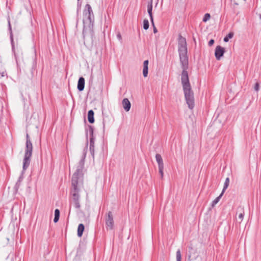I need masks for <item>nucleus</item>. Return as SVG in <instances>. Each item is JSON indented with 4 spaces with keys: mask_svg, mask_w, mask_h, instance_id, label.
Listing matches in <instances>:
<instances>
[{
    "mask_svg": "<svg viewBox=\"0 0 261 261\" xmlns=\"http://www.w3.org/2000/svg\"><path fill=\"white\" fill-rule=\"evenodd\" d=\"M163 169H164V166L159 167V173L161 174L162 178L163 177Z\"/></svg>",
    "mask_w": 261,
    "mask_h": 261,
    "instance_id": "b1692460",
    "label": "nucleus"
},
{
    "mask_svg": "<svg viewBox=\"0 0 261 261\" xmlns=\"http://www.w3.org/2000/svg\"><path fill=\"white\" fill-rule=\"evenodd\" d=\"M149 22L147 19H144L143 21V28L145 30H147L149 28Z\"/></svg>",
    "mask_w": 261,
    "mask_h": 261,
    "instance_id": "4be33fe9",
    "label": "nucleus"
},
{
    "mask_svg": "<svg viewBox=\"0 0 261 261\" xmlns=\"http://www.w3.org/2000/svg\"><path fill=\"white\" fill-rule=\"evenodd\" d=\"M80 188L79 187H72L71 194L72 196V201L74 206L77 209L81 207L79 199H80Z\"/></svg>",
    "mask_w": 261,
    "mask_h": 261,
    "instance_id": "39448f33",
    "label": "nucleus"
},
{
    "mask_svg": "<svg viewBox=\"0 0 261 261\" xmlns=\"http://www.w3.org/2000/svg\"><path fill=\"white\" fill-rule=\"evenodd\" d=\"M233 32H230L227 36H226L224 38V41L225 42H227L228 41L229 39H231L233 36Z\"/></svg>",
    "mask_w": 261,
    "mask_h": 261,
    "instance_id": "aec40b11",
    "label": "nucleus"
},
{
    "mask_svg": "<svg viewBox=\"0 0 261 261\" xmlns=\"http://www.w3.org/2000/svg\"><path fill=\"white\" fill-rule=\"evenodd\" d=\"M94 113L93 110H91L88 111V120L90 123H93L94 122Z\"/></svg>",
    "mask_w": 261,
    "mask_h": 261,
    "instance_id": "4468645a",
    "label": "nucleus"
},
{
    "mask_svg": "<svg viewBox=\"0 0 261 261\" xmlns=\"http://www.w3.org/2000/svg\"><path fill=\"white\" fill-rule=\"evenodd\" d=\"M85 87V79L83 77L79 78L77 84V89L80 91H82L84 90Z\"/></svg>",
    "mask_w": 261,
    "mask_h": 261,
    "instance_id": "f8f14e48",
    "label": "nucleus"
},
{
    "mask_svg": "<svg viewBox=\"0 0 261 261\" xmlns=\"http://www.w3.org/2000/svg\"><path fill=\"white\" fill-rule=\"evenodd\" d=\"M122 105L123 109L126 112H128L130 110L131 104L127 98H125L123 99Z\"/></svg>",
    "mask_w": 261,
    "mask_h": 261,
    "instance_id": "9b49d317",
    "label": "nucleus"
},
{
    "mask_svg": "<svg viewBox=\"0 0 261 261\" xmlns=\"http://www.w3.org/2000/svg\"><path fill=\"white\" fill-rule=\"evenodd\" d=\"M85 226L83 224H80L78 226L77 228V236L79 237H82L83 235V232L84 231Z\"/></svg>",
    "mask_w": 261,
    "mask_h": 261,
    "instance_id": "dca6fc26",
    "label": "nucleus"
},
{
    "mask_svg": "<svg viewBox=\"0 0 261 261\" xmlns=\"http://www.w3.org/2000/svg\"><path fill=\"white\" fill-rule=\"evenodd\" d=\"M155 159L158 163L159 167L164 166L163 161L161 155L160 154H156L155 155Z\"/></svg>",
    "mask_w": 261,
    "mask_h": 261,
    "instance_id": "2eb2a0df",
    "label": "nucleus"
},
{
    "mask_svg": "<svg viewBox=\"0 0 261 261\" xmlns=\"http://www.w3.org/2000/svg\"><path fill=\"white\" fill-rule=\"evenodd\" d=\"M231 1H232V0H231Z\"/></svg>",
    "mask_w": 261,
    "mask_h": 261,
    "instance_id": "2f4dec72",
    "label": "nucleus"
},
{
    "mask_svg": "<svg viewBox=\"0 0 261 261\" xmlns=\"http://www.w3.org/2000/svg\"><path fill=\"white\" fill-rule=\"evenodd\" d=\"M176 261H181V255L180 250L178 249L176 253Z\"/></svg>",
    "mask_w": 261,
    "mask_h": 261,
    "instance_id": "412c9836",
    "label": "nucleus"
},
{
    "mask_svg": "<svg viewBox=\"0 0 261 261\" xmlns=\"http://www.w3.org/2000/svg\"><path fill=\"white\" fill-rule=\"evenodd\" d=\"M178 51L180 63L182 69L181 81L183 87L185 99L188 107L192 109L194 107V94L189 82L187 70L189 68L188 58L187 56V45L185 38L179 35L178 39Z\"/></svg>",
    "mask_w": 261,
    "mask_h": 261,
    "instance_id": "f257e3e1",
    "label": "nucleus"
},
{
    "mask_svg": "<svg viewBox=\"0 0 261 261\" xmlns=\"http://www.w3.org/2000/svg\"><path fill=\"white\" fill-rule=\"evenodd\" d=\"M152 25H153V33H156L158 32V30L156 28V27L154 26V24H153V25L152 24Z\"/></svg>",
    "mask_w": 261,
    "mask_h": 261,
    "instance_id": "cd10ccee",
    "label": "nucleus"
},
{
    "mask_svg": "<svg viewBox=\"0 0 261 261\" xmlns=\"http://www.w3.org/2000/svg\"><path fill=\"white\" fill-rule=\"evenodd\" d=\"M225 53L224 48L221 47V46H217L215 49V55L216 58L219 60L223 56Z\"/></svg>",
    "mask_w": 261,
    "mask_h": 261,
    "instance_id": "6e6552de",
    "label": "nucleus"
},
{
    "mask_svg": "<svg viewBox=\"0 0 261 261\" xmlns=\"http://www.w3.org/2000/svg\"><path fill=\"white\" fill-rule=\"evenodd\" d=\"M224 193L223 192H221V194L218 196L217 197V198H216L212 202V206L213 207H214L216 204H217L218 202L220 201L221 197L222 196L223 194Z\"/></svg>",
    "mask_w": 261,
    "mask_h": 261,
    "instance_id": "f3484780",
    "label": "nucleus"
},
{
    "mask_svg": "<svg viewBox=\"0 0 261 261\" xmlns=\"http://www.w3.org/2000/svg\"><path fill=\"white\" fill-rule=\"evenodd\" d=\"M259 84L258 83H256V84H255V86H254V90L256 91H258V90H259Z\"/></svg>",
    "mask_w": 261,
    "mask_h": 261,
    "instance_id": "393cba45",
    "label": "nucleus"
},
{
    "mask_svg": "<svg viewBox=\"0 0 261 261\" xmlns=\"http://www.w3.org/2000/svg\"><path fill=\"white\" fill-rule=\"evenodd\" d=\"M117 38L118 39L119 41H120L121 42L122 41V37L120 33H118L117 34Z\"/></svg>",
    "mask_w": 261,
    "mask_h": 261,
    "instance_id": "a878e982",
    "label": "nucleus"
},
{
    "mask_svg": "<svg viewBox=\"0 0 261 261\" xmlns=\"http://www.w3.org/2000/svg\"><path fill=\"white\" fill-rule=\"evenodd\" d=\"M83 33L92 31L94 25V15L89 4H86L84 11Z\"/></svg>",
    "mask_w": 261,
    "mask_h": 261,
    "instance_id": "f03ea898",
    "label": "nucleus"
},
{
    "mask_svg": "<svg viewBox=\"0 0 261 261\" xmlns=\"http://www.w3.org/2000/svg\"><path fill=\"white\" fill-rule=\"evenodd\" d=\"M229 184V178L228 177H227L225 179L224 185L223 186V189L222 191V192L224 193V191L226 190V189L228 188Z\"/></svg>",
    "mask_w": 261,
    "mask_h": 261,
    "instance_id": "6ab92c4d",
    "label": "nucleus"
},
{
    "mask_svg": "<svg viewBox=\"0 0 261 261\" xmlns=\"http://www.w3.org/2000/svg\"><path fill=\"white\" fill-rule=\"evenodd\" d=\"M5 75V73L4 72H3L2 73V76H4Z\"/></svg>",
    "mask_w": 261,
    "mask_h": 261,
    "instance_id": "7c9ffc66",
    "label": "nucleus"
},
{
    "mask_svg": "<svg viewBox=\"0 0 261 261\" xmlns=\"http://www.w3.org/2000/svg\"><path fill=\"white\" fill-rule=\"evenodd\" d=\"M214 43V40L213 39H211L208 42V45L210 46L212 45Z\"/></svg>",
    "mask_w": 261,
    "mask_h": 261,
    "instance_id": "bb28decb",
    "label": "nucleus"
},
{
    "mask_svg": "<svg viewBox=\"0 0 261 261\" xmlns=\"http://www.w3.org/2000/svg\"><path fill=\"white\" fill-rule=\"evenodd\" d=\"M152 0H150L149 2H148L147 4V12L150 17V20L151 21L152 24L153 25V19L152 15Z\"/></svg>",
    "mask_w": 261,
    "mask_h": 261,
    "instance_id": "9d476101",
    "label": "nucleus"
},
{
    "mask_svg": "<svg viewBox=\"0 0 261 261\" xmlns=\"http://www.w3.org/2000/svg\"><path fill=\"white\" fill-rule=\"evenodd\" d=\"M106 225L107 229H112L114 226V220L111 212H109L106 218Z\"/></svg>",
    "mask_w": 261,
    "mask_h": 261,
    "instance_id": "0eeeda50",
    "label": "nucleus"
},
{
    "mask_svg": "<svg viewBox=\"0 0 261 261\" xmlns=\"http://www.w3.org/2000/svg\"><path fill=\"white\" fill-rule=\"evenodd\" d=\"M89 133L91 135V137L90 138L89 150H90L91 155L94 158V139L93 136V127L90 125L89 126Z\"/></svg>",
    "mask_w": 261,
    "mask_h": 261,
    "instance_id": "423d86ee",
    "label": "nucleus"
},
{
    "mask_svg": "<svg viewBox=\"0 0 261 261\" xmlns=\"http://www.w3.org/2000/svg\"><path fill=\"white\" fill-rule=\"evenodd\" d=\"M211 16L209 13H206L204 15V17L203 18V22H206L207 20H208L210 19Z\"/></svg>",
    "mask_w": 261,
    "mask_h": 261,
    "instance_id": "5701e85b",
    "label": "nucleus"
},
{
    "mask_svg": "<svg viewBox=\"0 0 261 261\" xmlns=\"http://www.w3.org/2000/svg\"><path fill=\"white\" fill-rule=\"evenodd\" d=\"M86 152L84 150L83 156L84 158L80 163L79 165L77 166L76 171L72 175L71 179L72 187H79L78 186V179L80 176L82 175V171L84 166V160L86 157Z\"/></svg>",
    "mask_w": 261,
    "mask_h": 261,
    "instance_id": "20e7f679",
    "label": "nucleus"
},
{
    "mask_svg": "<svg viewBox=\"0 0 261 261\" xmlns=\"http://www.w3.org/2000/svg\"><path fill=\"white\" fill-rule=\"evenodd\" d=\"M148 61L145 60L143 62V74L144 77H146L148 75Z\"/></svg>",
    "mask_w": 261,
    "mask_h": 261,
    "instance_id": "ddd939ff",
    "label": "nucleus"
},
{
    "mask_svg": "<svg viewBox=\"0 0 261 261\" xmlns=\"http://www.w3.org/2000/svg\"><path fill=\"white\" fill-rule=\"evenodd\" d=\"M231 2H233V5H236V6L238 5V4L235 1V0H232V1H231Z\"/></svg>",
    "mask_w": 261,
    "mask_h": 261,
    "instance_id": "c85d7f7f",
    "label": "nucleus"
},
{
    "mask_svg": "<svg viewBox=\"0 0 261 261\" xmlns=\"http://www.w3.org/2000/svg\"><path fill=\"white\" fill-rule=\"evenodd\" d=\"M60 217V211L58 209H56L55 211V217L54 219V221L55 223H57L59 220Z\"/></svg>",
    "mask_w": 261,
    "mask_h": 261,
    "instance_id": "a211bd4d",
    "label": "nucleus"
},
{
    "mask_svg": "<svg viewBox=\"0 0 261 261\" xmlns=\"http://www.w3.org/2000/svg\"><path fill=\"white\" fill-rule=\"evenodd\" d=\"M237 214L238 215V217L237 218V221L240 224L242 222L244 217V208L241 206L239 207L236 215Z\"/></svg>",
    "mask_w": 261,
    "mask_h": 261,
    "instance_id": "1a4fd4ad",
    "label": "nucleus"
},
{
    "mask_svg": "<svg viewBox=\"0 0 261 261\" xmlns=\"http://www.w3.org/2000/svg\"><path fill=\"white\" fill-rule=\"evenodd\" d=\"M26 140L25 153L23 161V171H25L30 165L33 151L32 143L28 134L26 135Z\"/></svg>",
    "mask_w": 261,
    "mask_h": 261,
    "instance_id": "7ed1b4c3",
    "label": "nucleus"
},
{
    "mask_svg": "<svg viewBox=\"0 0 261 261\" xmlns=\"http://www.w3.org/2000/svg\"><path fill=\"white\" fill-rule=\"evenodd\" d=\"M9 26L10 30L11 31V24H10V21H9Z\"/></svg>",
    "mask_w": 261,
    "mask_h": 261,
    "instance_id": "c756f323",
    "label": "nucleus"
}]
</instances>
